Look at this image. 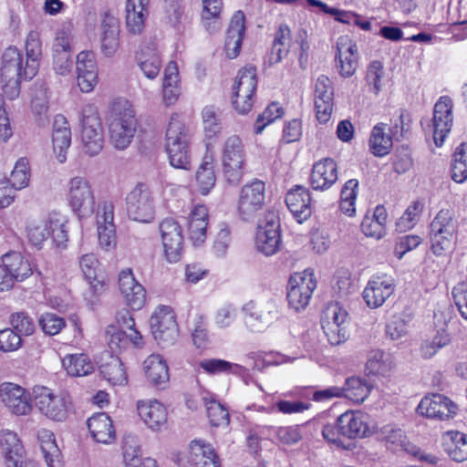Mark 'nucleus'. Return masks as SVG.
<instances>
[{"label": "nucleus", "instance_id": "nucleus-30", "mask_svg": "<svg viewBox=\"0 0 467 467\" xmlns=\"http://www.w3.org/2000/svg\"><path fill=\"white\" fill-rule=\"evenodd\" d=\"M138 413L151 430H160L167 422L166 408L158 400H140L137 404Z\"/></svg>", "mask_w": 467, "mask_h": 467}, {"label": "nucleus", "instance_id": "nucleus-55", "mask_svg": "<svg viewBox=\"0 0 467 467\" xmlns=\"http://www.w3.org/2000/svg\"><path fill=\"white\" fill-rule=\"evenodd\" d=\"M196 181L202 194H207L215 185L216 176L212 161L205 160L196 172Z\"/></svg>", "mask_w": 467, "mask_h": 467}, {"label": "nucleus", "instance_id": "nucleus-43", "mask_svg": "<svg viewBox=\"0 0 467 467\" xmlns=\"http://www.w3.org/2000/svg\"><path fill=\"white\" fill-rule=\"evenodd\" d=\"M385 123L376 124L370 133L369 148L371 152L378 157L387 155L392 148V136L385 132Z\"/></svg>", "mask_w": 467, "mask_h": 467}, {"label": "nucleus", "instance_id": "nucleus-19", "mask_svg": "<svg viewBox=\"0 0 467 467\" xmlns=\"http://www.w3.org/2000/svg\"><path fill=\"white\" fill-rule=\"evenodd\" d=\"M53 67L59 75H67L71 71L72 49L69 34L64 30H57L52 46Z\"/></svg>", "mask_w": 467, "mask_h": 467}, {"label": "nucleus", "instance_id": "nucleus-7", "mask_svg": "<svg viewBox=\"0 0 467 467\" xmlns=\"http://www.w3.org/2000/svg\"><path fill=\"white\" fill-rule=\"evenodd\" d=\"M67 202L75 213L87 215L95 211V197L89 182L82 176H75L67 182Z\"/></svg>", "mask_w": 467, "mask_h": 467}, {"label": "nucleus", "instance_id": "nucleus-10", "mask_svg": "<svg viewBox=\"0 0 467 467\" xmlns=\"http://www.w3.org/2000/svg\"><path fill=\"white\" fill-rule=\"evenodd\" d=\"M159 229L165 258L170 263H177L183 251L182 226L175 219L165 218L160 223Z\"/></svg>", "mask_w": 467, "mask_h": 467}, {"label": "nucleus", "instance_id": "nucleus-37", "mask_svg": "<svg viewBox=\"0 0 467 467\" xmlns=\"http://www.w3.org/2000/svg\"><path fill=\"white\" fill-rule=\"evenodd\" d=\"M148 4L149 0H127L126 25L131 34H140L144 28Z\"/></svg>", "mask_w": 467, "mask_h": 467}, {"label": "nucleus", "instance_id": "nucleus-59", "mask_svg": "<svg viewBox=\"0 0 467 467\" xmlns=\"http://www.w3.org/2000/svg\"><path fill=\"white\" fill-rule=\"evenodd\" d=\"M283 113V108L278 103L272 102L262 114L258 115L254 123V132L261 133L268 124L281 118Z\"/></svg>", "mask_w": 467, "mask_h": 467}, {"label": "nucleus", "instance_id": "nucleus-5", "mask_svg": "<svg viewBox=\"0 0 467 467\" xmlns=\"http://www.w3.org/2000/svg\"><path fill=\"white\" fill-rule=\"evenodd\" d=\"M127 213L130 219L150 223L154 216L152 193L148 185L138 183L127 195Z\"/></svg>", "mask_w": 467, "mask_h": 467}, {"label": "nucleus", "instance_id": "nucleus-34", "mask_svg": "<svg viewBox=\"0 0 467 467\" xmlns=\"http://www.w3.org/2000/svg\"><path fill=\"white\" fill-rule=\"evenodd\" d=\"M1 261L5 263V266L13 285L15 282H22L33 274L32 266L19 252H9L1 257Z\"/></svg>", "mask_w": 467, "mask_h": 467}, {"label": "nucleus", "instance_id": "nucleus-2", "mask_svg": "<svg viewBox=\"0 0 467 467\" xmlns=\"http://www.w3.org/2000/svg\"><path fill=\"white\" fill-rule=\"evenodd\" d=\"M33 400L38 411L54 421H65L71 410L68 395L45 386L34 387Z\"/></svg>", "mask_w": 467, "mask_h": 467}, {"label": "nucleus", "instance_id": "nucleus-38", "mask_svg": "<svg viewBox=\"0 0 467 467\" xmlns=\"http://www.w3.org/2000/svg\"><path fill=\"white\" fill-rule=\"evenodd\" d=\"M291 43V30L285 24L279 25L275 33L274 40L269 54V63L271 65L279 63L286 57L289 53Z\"/></svg>", "mask_w": 467, "mask_h": 467}, {"label": "nucleus", "instance_id": "nucleus-22", "mask_svg": "<svg viewBox=\"0 0 467 467\" xmlns=\"http://www.w3.org/2000/svg\"><path fill=\"white\" fill-rule=\"evenodd\" d=\"M394 283L392 279L385 276H374L368 282L363 291V298L370 308L381 306L393 294Z\"/></svg>", "mask_w": 467, "mask_h": 467}, {"label": "nucleus", "instance_id": "nucleus-35", "mask_svg": "<svg viewBox=\"0 0 467 467\" xmlns=\"http://www.w3.org/2000/svg\"><path fill=\"white\" fill-rule=\"evenodd\" d=\"M144 369L148 380L155 387L164 389L170 375L166 361L160 355H150L144 361Z\"/></svg>", "mask_w": 467, "mask_h": 467}, {"label": "nucleus", "instance_id": "nucleus-62", "mask_svg": "<svg viewBox=\"0 0 467 467\" xmlns=\"http://www.w3.org/2000/svg\"><path fill=\"white\" fill-rule=\"evenodd\" d=\"M38 324L44 333L50 336L58 334L66 326L64 318L54 313L43 314L38 320Z\"/></svg>", "mask_w": 467, "mask_h": 467}, {"label": "nucleus", "instance_id": "nucleus-49", "mask_svg": "<svg viewBox=\"0 0 467 467\" xmlns=\"http://www.w3.org/2000/svg\"><path fill=\"white\" fill-rule=\"evenodd\" d=\"M202 368L208 374H220V373H233L240 375L244 371V367L231 363L229 361L219 358H206L199 363Z\"/></svg>", "mask_w": 467, "mask_h": 467}, {"label": "nucleus", "instance_id": "nucleus-36", "mask_svg": "<svg viewBox=\"0 0 467 467\" xmlns=\"http://www.w3.org/2000/svg\"><path fill=\"white\" fill-rule=\"evenodd\" d=\"M99 263L94 254H83L79 259V267L84 277L88 282L89 291L94 297H97L104 291L105 283L98 278V268Z\"/></svg>", "mask_w": 467, "mask_h": 467}, {"label": "nucleus", "instance_id": "nucleus-1", "mask_svg": "<svg viewBox=\"0 0 467 467\" xmlns=\"http://www.w3.org/2000/svg\"><path fill=\"white\" fill-rule=\"evenodd\" d=\"M30 64L16 47L11 46L4 51L0 77L4 94L8 99H16L21 91L22 81L31 80L37 74L38 69H35L29 74L27 65Z\"/></svg>", "mask_w": 467, "mask_h": 467}, {"label": "nucleus", "instance_id": "nucleus-32", "mask_svg": "<svg viewBox=\"0 0 467 467\" xmlns=\"http://www.w3.org/2000/svg\"><path fill=\"white\" fill-rule=\"evenodd\" d=\"M189 461L195 467H221L214 449L203 441L191 442Z\"/></svg>", "mask_w": 467, "mask_h": 467}, {"label": "nucleus", "instance_id": "nucleus-48", "mask_svg": "<svg viewBox=\"0 0 467 467\" xmlns=\"http://www.w3.org/2000/svg\"><path fill=\"white\" fill-rule=\"evenodd\" d=\"M26 56L30 65H27L29 74L39 68L42 57V43L37 31H30L26 40Z\"/></svg>", "mask_w": 467, "mask_h": 467}, {"label": "nucleus", "instance_id": "nucleus-63", "mask_svg": "<svg viewBox=\"0 0 467 467\" xmlns=\"http://www.w3.org/2000/svg\"><path fill=\"white\" fill-rule=\"evenodd\" d=\"M384 76V67L380 61L374 60L369 63L366 80L369 86V90L375 94H378L381 89V78Z\"/></svg>", "mask_w": 467, "mask_h": 467}, {"label": "nucleus", "instance_id": "nucleus-60", "mask_svg": "<svg viewBox=\"0 0 467 467\" xmlns=\"http://www.w3.org/2000/svg\"><path fill=\"white\" fill-rule=\"evenodd\" d=\"M206 410L213 426H227L230 422L228 410L215 400L206 402Z\"/></svg>", "mask_w": 467, "mask_h": 467}, {"label": "nucleus", "instance_id": "nucleus-27", "mask_svg": "<svg viewBox=\"0 0 467 467\" xmlns=\"http://www.w3.org/2000/svg\"><path fill=\"white\" fill-rule=\"evenodd\" d=\"M368 416L360 411H347L338 417L339 429L343 437L362 438L371 434L367 422Z\"/></svg>", "mask_w": 467, "mask_h": 467}, {"label": "nucleus", "instance_id": "nucleus-54", "mask_svg": "<svg viewBox=\"0 0 467 467\" xmlns=\"http://www.w3.org/2000/svg\"><path fill=\"white\" fill-rule=\"evenodd\" d=\"M245 160L244 144L238 136H230L223 143L222 150V162Z\"/></svg>", "mask_w": 467, "mask_h": 467}, {"label": "nucleus", "instance_id": "nucleus-57", "mask_svg": "<svg viewBox=\"0 0 467 467\" xmlns=\"http://www.w3.org/2000/svg\"><path fill=\"white\" fill-rule=\"evenodd\" d=\"M223 175L225 182L232 186H237L243 180L245 173V160L234 161H223Z\"/></svg>", "mask_w": 467, "mask_h": 467}, {"label": "nucleus", "instance_id": "nucleus-56", "mask_svg": "<svg viewBox=\"0 0 467 467\" xmlns=\"http://www.w3.org/2000/svg\"><path fill=\"white\" fill-rule=\"evenodd\" d=\"M29 177L28 161L21 158L16 161L7 182L12 185L13 189L21 190L28 185Z\"/></svg>", "mask_w": 467, "mask_h": 467}, {"label": "nucleus", "instance_id": "nucleus-33", "mask_svg": "<svg viewBox=\"0 0 467 467\" xmlns=\"http://www.w3.org/2000/svg\"><path fill=\"white\" fill-rule=\"evenodd\" d=\"M442 447L449 457L458 462L467 460V434L449 431L442 435Z\"/></svg>", "mask_w": 467, "mask_h": 467}, {"label": "nucleus", "instance_id": "nucleus-6", "mask_svg": "<svg viewBox=\"0 0 467 467\" xmlns=\"http://www.w3.org/2000/svg\"><path fill=\"white\" fill-rule=\"evenodd\" d=\"M316 286L317 283L312 273L304 271L293 274L288 281L286 296L290 307L296 312L305 309Z\"/></svg>", "mask_w": 467, "mask_h": 467}, {"label": "nucleus", "instance_id": "nucleus-47", "mask_svg": "<svg viewBox=\"0 0 467 467\" xmlns=\"http://www.w3.org/2000/svg\"><path fill=\"white\" fill-rule=\"evenodd\" d=\"M341 389H343V398L360 403L368 396L371 387L365 379L351 377L346 379Z\"/></svg>", "mask_w": 467, "mask_h": 467}, {"label": "nucleus", "instance_id": "nucleus-20", "mask_svg": "<svg viewBox=\"0 0 467 467\" xmlns=\"http://www.w3.org/2000/svg\"><path fill=\"white\" fill-rule=\"evenodd\" d=\"M337 181V165L332 158H324L313 164L309 183L313 190L324 192Z\"/></svg>", "mask_w": 467, "mask_h": 467}, {"label": "nucleus", "instance_id": "nucleus-42", "mask_svg": "<svg viewBox=\"0 0 467 467\" xmlns=\"http://www.w3.org/2000/svg\"><path fill=\"white\" fill-rule=\"evenodd\" d=\"M99 371L113 385H121L127 381L126 370L117 356L107 354V360L100 364Z\"/></svg>", "mask_w": 467, "mask_h": 467}, {"label": "nucleus", "instance_id": "nucleus-9", "mask_svg": "<svg viewBox=\"0 0 467 467\" xmlns=\"http://www.w3.org/2000/svg\"><path fill=\"white\" fill-rule=\"evenodd\" d=\"M265 183L259 180L243 186L238 201V213L243 220L252 221L257 216L265 204Z\"/></svg>", "mask_w": 467, "mask_h": 467}, {"label": "nucleus", "instance_id": "nucleus-41", "mask_svg": "<svg viewBox=\"0 0 467 467\" xmlns=\"http://www.w3.org/2000/svg\"><path fill=\"white\" fill-rule=\"evenodd\" d=\"M458 221L450 209H441L430 224V232L457 237Z\"/></svg>", "mask_w": 467, "mask_h": 467}, {"label": "nucleus", "instance_id": "nucleus-61", "mask_svg": "<svg viewBox=\"0 0 467 467\" xmlns=\"http://www.w3.org/2000/svg\"><path fill=\"white\" fill-rule=\"evenodd\" d=\"M203 128L208 137L216 135L221 130V119L218 111L213 106H207L202 112Z\"/></svg>", "mask_w": 467, "mask_h": 467}, {"label": "nucleus", "instance_id": "nucleus-31", "mask_svg": "<svg viewBox=\"0 0 467 467\" xmlns=\"http://www.w3.org/2000/svg\"><path fill=\"white\" fill-rule=\"evenodd\" d=\"M87 424L92 438L97 442L109 444L115 441V428L107 413L99 412L92 415L88 418Z\"/></svg>", "mask_w": 467, "mask_h": 467}, {"label": "nucleus", "instance_id": "nucleus-29", "mask_svg": "<svg viewBox=\"0 0 467 467\" xmlns=\"http://www.w3.org/2000/svg\"><path fill=\"white\" fill-rule=\"evenodd\" d=\"M101 51L106 57H112L119 47V25L116 17L105 14L101 22Z\"/></svg>", "mask_w": 467, "mask_h": 467}, {"label": "nucleus", "instance_id": "nucleus-58", "mask_svg": "<svg viewBox=\"0 0 467 467\" xmlns=\"http://www.w3.org/2000/svg\"><path fill=\"white\" fill-rule=\"evenodd\" d=\"M322 328L327 341L332 346H337L344 343L349 337L347 326H340L334 323V321L322 320Z\"/></svg>", "mask_w": 467, "mask_h": 467}, {"label": "nucleus", "instance_id": "nucleus-25", "mask_svg": "<svg viewBox=\"0 0 467 467\" xmlns=\"http://www.w3.org/2000/svg\"><path fill=\"white\" fill-rule=\"evenodd\" d=\"M245 16L243 11H236L231 18L224 42V50L230 59L240 54L242 42L245 32Z\"/></svg>", "mask_w": 467, "mask_h": 467}, {"label": "nucleus", "instance_id": "nucleus-24", "mask_svg": "<svg viewBox=\"0 0 467 467\" xmlns=\"http://www.w3.org/2000/svg\"><path fill=\"white\" fill-rule=\"evenodd\" d=\"M0 450L6 467H26L25 450L16 432L4 431L0 433Z\"/></svg>", "mask_w": 467, "mask_h": 467}, {"label": "nucleus", "instance_id": "nucleus-23", "mask_svg": "<svg viewBox=\"0 0 467 467\" xmlns=\"http://www.w3.org/2000/svg\"><path fill=\"white\" fill-rule=\"evenodd\" d=\"M285 203L294 218L299 223L311 216V196L307 188L296 185L286 193Z\"/></svg>", "mask_w": 467, "mask_h": 467}, {"label": "nucleus", "instance_id": "nucleus-13", "mask_svg": "<svg viewBox=\"0 0 467 467\" xmlns=\"http://www.w3.org/2000/svg\"><path fill=\"white\" fill-rule=\"evenodd\" d=\"M0 400L9 411L17 416L28 415L32 411L31 398L26 389L12 383L0 385Z\"/></svg>", "mask_w": 467, "mask_h": 467}, {"label": "nucleus", "instance_id": "nucleus-51", "mask_svg": "<svg viewBox=\"0 0 467 467\" xmlns=\"http://www.w3.org/2000/svg\"><path fill=\"white\" fill-rule=\"evenodd\" d=\"M138 61L140 69L148 78H155L161 69L160 56L153 50L141 49L138 55Z\"/></svg>", "mask_w": 467, "mask_h": 467}, {"label": "nucleus", "instance_id": "nucleus-3", "mask_svg": "<svg viewBox=\"0 0 467 467\" xmlns=\"http://www.w3.org/2000/svg\"><path fill=\"white\" fill-rule=\"evenodd\" d=\"M188 143L189 136L185 125L178 117L172 116L166 130L165 143L171 165L183 170L191 168Z\"/></svg>", "mask_w": 467, "mask_h": 467}, {"label": "nucleus", "instance_id": "nucleus-21", "mask_svg": "<svg viewBox=\"0 0 467 467\" xmlns=\"http://www.w3.org/2000/svg\"><path fill=\"white\" fill-rule=\"evenodd\" d=\"M114 221V206L109 202H104L98 212V236L99 245L109 251L116 245Z\"/></svg>", "mask_w": 467, "mask_h": 467}, {"label": "nucleus", "instance_id": "nucleus-64", "mask_svg": "<svg viewBox=\"0 0 467 467\" xmlns=\"http://www.w3.org/2000/svg\"><path fill=\"white\" fill-rule=\"evenodd\" d=\"M457 237H450L445 234H440L433 232L429 233L431 252L437 255H442L445 252L453 247L454 241Z\"/></svg>", "mask_w": 467, "mask_h": 467}, {"label": "nucleus", "instance_id": "nucleus-17", "mask_svg": "<svg viewBox=\"0 0 467 467\" xmlns=\"http://www.w3.org/2000/svg\"><path fill=\"white\" fill-rule=\"evenodd\" d=\"M119 289L127 305L133 310L140 309L146 301V290L135 278L130 268L119 274Z\"/></svg>", "mask_w": 467, "mask_h": 467}, {"label": "nucleus", "instance_id": "nucleus-40", "mask_svg": "<svg viewBox=\"0 0 467 467\" xmlns=\"http://www.w3.org/2000/svg\"><path fill=\"white\" fill-rule=\"evenodd\" d=\"M48 102L47 88L41 85L34 90L31 99V111L35 121L40 127H45L48 123Z\"/></svg>", "mask_w": 467, "mask_h": 467}, {"label": "nucleus", "instance_id": "nucleus-11", "mask_svg": "<svg viewBox=\"0 0 467 467\" xmlns=\"http://www.w3.org/2000/svg\"><path fill=\"white\" fill-rule=\"evenodd\" d=\"M136 124L135 113L130 108L114 116L109 123V139L116 149L124 150L130 145L136 130Z\"/></svg>", "mask_w": 467, "mask_h": 467}, {"label": "nucleus", "instance_id": "nucleus-12", "mask_svg": "<svg viewBox=\"0 0 467 467\" xmlns=\"http://www.w3.org/2000/svg\"><path fill=\"white\" fill-rule=\"evenodd\" d=\"M457 405L441 394L425 396L419 403L416 411L427 419L448 420L457 413Z\"/></svg>", "mask_w": 467, "mask_h": 467}, {"label": "nucleus", "instance_id": "nucleus-28", "mask_svg": "<svg viewBox=\"0 0 467 467\" xmlns=\"http://www.w3.org/2000/svg\"><path fill=\"white\" fill-rule=\"evenodd\" d=\"M53 150L59 162L67 160V150L71 144V130L67 119L57 114L53 121Z\"/></svg>", "mask_w": 467, "mask_h": 467}, {"label": "nucleus", "instance_id": "nucleus-8", "mask_svg": "<svg viewBox=\"0 0 467 467\" xmlns=\"http://www.w3.org/2000/svg\"><path fill=\"white\" fill-rule=\"evenodd\" d=\"M150 326L158 344L165 347L173 344L176 340L178 327L171 307L165 306L159 307L150 317Z\"/></svg>", "mask_w": 467, "mask_h": 467}, {"label": "nucleus", "instance_id": "nucleus-50", "mask_svg": "<svg viewBox=\"0 0 467 467\" xmlns=\"http://www.w3.org/2000/svg\"><path fill=\"white\" fill-rule=\"evenodd\" d=\"M451 179L462 183L467 180V144L461 143L455 150L451 167Z\"/></svg>", "mask_w": 467, "mask_h": 467}, {"label": "nucleus", "instance_id": "nucleus-45", "mask_svg": "<svg viewBox=\"0 0 467 467\" xmlns=\"http://www.w3.org/2000/svg\"><path fill=\"white\" fill-rule=\"evenodd\" d=\"M62 363L67 373L74 377H82L90 374L94 366L86 354L67 355Z\"/></svg>", "mask_w": 467, "mask_h": 467}, {"label": "nucleus", "instance_id": "nucleus-26", "mask_svg": "<svg viewBox=\"0 0 467 467\" xmlns=\"http://www.w3.org/2000/svg\"><path fill=\"white\" fill-rule=\"evenodd\" d=\"M278 222L274 220L259 226L256 233L255 245L257 250L266 256L275 254L280 247L281 234Z\"/></svg>", "mask_w": 467, "mask_h": 467}, {"label": "nucleus", "instance_id": "nucleus-14", "mask_svg": "<svg viewBox=\"0 0 467 467\" xmlns=\"http://www.w3.org/2000/svg\"><path fill=\"white\" fill-rule=\"evenodd\" d=\"M452 106V100L448 96L441 97L434 105L432 133L437 147L443 144L445 138L451 131L453 121Z\"/></svg>", "mask_w": 467, "mask_h": 467}, {"label": "nucleus", "instance_id": "nucleus-15", "mask_svg": "<svg viewBox=\"0 0 467 467\" xmlns=\"http://www.w3.org/2000/svg\"><path fill=\"white\" fill-rule=\"evenodd\" d=\"M335 59L341 77L349 78L354 75L358 66V47L348 36L338 37Z\"/></svg>", "mask_w": 467, "mask_h": 467}, {"label": "nucleus", "instance_id": "nucleus-53", "mask_svg": "<svg viewBox=\"0 0 467 467\" xmlns=\"http://www.w3.org/2000/svg\"><path fill=\"white\" fill-rule=\"evenodd\" d=\"M450 342V334L445 330H439L432 338L426 339L422 342L420 346V355L425 359L431 358L441 348L449 345Z\"/></svg>", "mask_w": 467, "mask_h": 467}, {"label": "nucleus", "instance_id": "nucleus-44", "mask_svg": "<svg viewBox=\"0 0 467 467\" xmlns=\"http://www.w3.org/2000/svg\"><path fill=\"white\" fill-rule=\"evenodd\" d=\"M40 448L48 467H62L61 452L56 444L54 434L47 430L38 433Z\"/></svg>", "mask_w": 467, "mask_h": 467}, {"label": "nucleus", "instance_id": "nucleus-4", "mask_svg": "<svg viewBox=\"0 0 467 467\" xmlns=\"http://www.w3.org/2000/svg\"><path fill=\"white\" fill-rule=\"evenodd\" d=\"M243 310L245 315L246 326L254 332L267 328L280 317V309L275 300L255 303L250 301L244 305Z\"/></svg>", "mask_w": 467, "mask_h": 467}, {"label": "nucleus", "instance_id": "nucleus-46", "mask_svg": "<svg viewBox=\"0 0 467 467\" xmlns=\"http://www.w3.org/2000/svg\"><path fill=\"white\" fill-rule=\"evenodd\" d=\"M263 434H268L271 439L285 445H292L302 440L303 434L299 426L263 427Z\"/></svg>", "mask_w": 467, "mask_h": 467}, {"label": "nucleus", "instance_id": "nucleus-16", "mask_svg": "<svg viewBox=\"0 0 467 467\" xmlns=\"http://www.w3.org/2000/svg\"><path fill=\"white\" fill-rule=\"evenodd\" d=\"M334 88L328 77L321 75L315 83V109L317 120L327 123L333 111Z\"/></svg>", "mask_w": 467, "mask_h": 467}, {"label": "nucleus", "instance_id": "nucleus-52", "mask_svg": "<svg viewBox=\"0 0 467 467\" xmlns=\"http://www.w3.org/2000/svg\"><path fill=\"white\" fill-rule=\"evenodd\" d=\"M366 369L368 374L385 376L391 369L389 356L381 350H372L369 353Z\"/></svg>", "mask_w": 467, "mask_h": 467}, {"label": "nucleus", "instance_id": "nucleus-18", "mask_svg": "<svg viewBox=\"0 0 467 467\" xmlns=\"http://www.w3.org/2000/svg\"><path fill=\"white\" fill-rule=\"evenodd\" d=\"M81 139L84 150L88 155H97L102 150L103 130L97 113L83 116Z\"/></svg>", "mask_w": 467, "mask_h": 467}, {"label": "nucleus", "instance_id": "nucleus-39", "mask_svg": "<svg viewBox=\"0 0 467 467\" xmlns=\"http://www.w3.org/2000/svg\"><path fill=\"white\" fill-rule=\"evenodd\" d=\"M257 87L256 69L254 67L239 70L233 86L234 97H254Z\"/></svg>", "mask_w": 467, "mask_h": 467}]
</instances>
